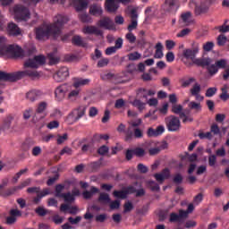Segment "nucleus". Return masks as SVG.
Segmentation results:
<instances>
[{"label":"nucleus","mask_w":229,"mask_h":229,"mask_svg":"<svg viewBox=\"0 0 229 229\" xmlns=\"http://www.w3.org/2000/svg\"><path fill=\"white\" fill-rule=\"evenodd\" d=\"M159 114L162 115H167V112L169 110V104L168 103H164L161 107L158 109Z\"/></svg>","instance_id":"nucleus-45"},{"label":"nucleus","mask_w":229,"mask_h":229,"mask_svg":"<svg viewBox=\"0 0 229 229\" xmlns=\"http://www.w3.org/2000/svg\"><path fill=\"white\" fill-rule=\"evenodd\" d=\"M39 98H40V91L37 89H32L27 92L26 94V99L31 102L37 101V99H38Z\"/></svg>","instance_id":"nucleus-28"},{"label":"nucleus","mask_w":229,"mask_h":229,"mask_svg":"<svg viewBox=\"0 0 229 229\" xmlns=\"http://www.w3.org/2000/svg\"><path fill=\"white\" fill-rule=\"evenodd\" d=\"M89 13L95 17H99L103 15V8L99 4H93L89 7Z\"/></svg>","instance_id":"nucleus-27"},{"label":"nucleus","mask_w":229,"mask_h":229,"mask_svg":"<svg viewBox=\"0 0 229 229\" xmlns=\"http://www.w3.org/2000/svg\"><path fill=\"white\" fill-rule=\"evenodd\" d=\"M109 62L108 58H102L98 61V67H106Z\"/></svg>","instance_id":"nucleus-59"},{"label":"nucleus","mask_w":229,"mask_h":229,"mask_svg":"<svg viewBox=\"0 0 229 229\" xmlns=\"http://www.w3.org/2000/svg\"><path fill=\"white\" fill-rule=\"evenodd\" d=\"M213 47H214L213 42H207L206 44L203 45L204 51H212Z\"/></svg>","instance_id":"nucleus-62"},{"label":"nucleus","mask_w":229,"mask_h":229,"mask_svg":"<svg viewBox=\"0 0 229 229\" xmlns=\"http://www.w3.org/2000/svg\"><path fill=\"white\" fill-rule=\"evenodd\" d=\"M76 196H80V190H78V188H74L72 193H64L61 198L64 199L65 203H72L76 199Z\"/></svg>","instance_id":"nucleus-14"},{"label":"nucleus","mask_w":229,"mask_h":229,"mask_svg":"<svg viewBox=\"0 0 229 229\" xmlns=\"http://www.w3.org/2000/svg\"><path fill=\"white\" fill-rule=\"evenodd\" d=\"M69 22V18L64 14H57L54 17L53 24H43L36 30V38L44 40L45 38H58L62 35L64 24Z\"/></svg>","instance_id":"nucleus-2"},{"label":"nucleus","mask_w":229,"mask_h":229,"mask_svg":"<svg viewBox=\"0 0 229 229\" xmlns=\"http://www.w3.org/2000/svg\"><path fill=\"white\" fill-rule=\"evenodd\" d=\"M134 155L136 157H144L146 155V150L142 148H137L134 149Z\"/></svg>","instance_id":"nucleus-52"},{"label":"nucleus","mask_w":229,"mask_h":229,"mask_svg":"<svg viewBox=\"0 0 229 229\" xmlns=\"http://www.w3.org/2000/svg\"><path fill=\"white\" fill-rule=\"evenodd\" d=\"M48 194H50L49 189L43 190L42 191H40V193H38L37 198L34 199V203H39L40 199H42L44 196H47Z\"/></svg>","instance_id":"nucleus-39"},{"label":"nucleus","mask_w":229,"mask_h":229,"mask_svg":"<svg viewBox=\"0 0 229 229\" xmlns=\"http://www.w3.org/2000/svg\"><path fill=\"white\" fill-rule=\"evenodd\" d=\"M199 137V139H212V132H200Z\"/></svg>","instance_id":"nucleus-63"},{"label":"nucleus","mask_w":229,"mask_h":229,"mask_svg":"<svg viewBox=\"0 0 229 229\" xmlns=\"http://www.w3.org/2000/svg\"><path fill=\"white\" fill-rule=\"evenodd\" d=\"M180 22L182 26H189L192 22V14L191 12L183 13L181 15Z\"/></svg>","instance_id":"nucleus-25"},{"label":"nucleus","mask_w":229,"mask_h":229,"mask_svg":"<svg viewBox=\"0 0 229 229\" xmlns=\"http://www.w3.org/2000/svg\"><path fill=\"white\" fill-rule=\"evenodd\" d=\"M85 112H87V107L85 106H81L77 108H75L71 115L72 116V119L74 121H80L83 115H85Z\"/></svg>","instance_id":"nucleus-19"},{"label":"nucleus","mask_w":229,"mask_h":229,"mask_svg":"<svg viewBox=\"0 0 229 229\" xmlns=\"http://www.w3.org/2000/svg\"><path fill=\"white\" fill-rule=\"evenodd\" d=\"M148 153L151 157L155 156V155H158V153H160V148H158V146L156 144L155 148H151L148 149Z\"/></svg>","instance_id":"nucleus-57"},{"label":"nucleus","mask_w":229,"mask_h":229,"mask_svg":"<svg viewBox=\"0 0 229 229\" xmlns=\"http://www.w3.org/2000/svg\"><path fill=\"white\" fill-rule=\"evenodd\" d=\"M137 26H138L137 20H131V24H129L127 30H128V31L131 32V31H133V30H137Z\"/></svg>","instance_id":"nucleus-55"},{"label":"nucleus","mask_w":229,"mask_h":229,"mask_svg":"<svg viewBox=\"0 0 229 229\" xmlns=\"http://www.w3.org/2000/svg\"><path fill=\"white\" fill-rule=\"evenodd\" d=\"M31 183V179H27L21 183V185L17 187L11 188L4 192V196H12V194H15L16 191L21 189H24V187H28Z\"/></svg>","instance_id":"nucleus-17"},{"label":"nucleus","mask_w":229,"mask_h":229,"mask_svg":"<svg viewBox=\"0 0 229 229\" xmlns=\"http://www.w3.org/2000/svg\"><path fill=\"white\" fill-rule=\"evenodd\" d=\"M191 96H195L196 99H199V92H201V85L195 82L192 88L190 89Z\"/></svg>","instance_id":"nucleus-33"},{"label":"nucleus","mask_w":229,"mask_h":229,"mask_svg":"<svg viewBox=\"0 0 229 229\" xmlns=\"http://www.w3.org/2000/svg\"><path fill=\"white\" fill-rule=\"evenodd\" d=\"M98 201L102 205H106L110 203V196L108 195V193L102 192L99 195Z\"/></svg>","instance_id":"nucleus-38"},{"label":"nucleus","mask_w":229,"mask_h":229,"mask_svg":"<svg viewBox=\"0 0 229 229\" xmlns=\"http://www.w3.org/2000/svg\"><path fill=\"white\" fill-rule=\"evenodd\" d=\"M69 87L70 89L68 90L67 99L68 101L74 103V101H77L78 98H80V93L81 92V89L78 88H74L72 85Z\"/></svg>","instance_id":"nucleus-13"},{"label":"nucleus","mask_w":229,"mask_h":229,"mask_svg":"<svg viewBox=\"0 0 229 229\" xmlns=\"http://www.w3.org/2000/svg\"><path fill=\"white\" fill-rule=\"evenodd\" d=\"M142 124L141 119H137L131 123V126L128 128L125 135V140L128 142L133 139V132L131 131V128H137V126H140Z\"/></svg>","instance_id":"nucleus-18"},{"label":"nucleus","mask_w":229,"mask_h":229,"mask_svg":"<svg viewBox=\"0 0 229 229\" xmlns=\"http://www.w3.org/2000/svg\"><path fill=\"white\" fill-rule=\"evenodd\" d=\"M202 60H209V62L206 64H199V67H207V70L211 76H214V74H217L219 68L217 67V64H216V63L213 64L214 61H212L211 58L204 57Z\"/></svg>","instance_id":"nucleus-12"},{"label":"nucleus","mask_w":229,"mask_h":229,"mask_svg":"<svg viewBox=\"0 0 229 229\" xmlns=\"http://www.w3.org/2000/svg\"><path fill=\"white\" fill-rule=\"evenodd\" d=\"M90 83V80L82 79V78H73V86L74 89H80V87H85V85H89Z\"/></svg>","instance_id":"nucleus-24"},{"label":"nucleus","mask_w":229,"mask_h":229,"mask_svg":"<svg viewBox=\"0 0 229 229\" xmlns=\"http://www.w3.org/2000/svg\"><path fill=\"white\" fill-rule=\"evenodd\" d=\"M189 33H191V29H184V30H181L179 33H177L176 37L178 38H182L183 37H187V35H189Z\"/></svg>","instance_id":"nucleus-51"},{"label":"nucleus","mask_w":229,"mask_h":229,"mask_svg":"<svg viewBox=\"0 0 229 229\" xmlns=\"http://www.w3.org/2000/svg\"><path fill=\"white\" fill-rule=\"evenodd\" d=\"M125 38L130 42V44H135V41L137 40V37L131 32H129L125 35Z\"/></svg>","instance_id":"nucleus-49"},{"label":"nucleus","mask_w":229,"mask_h":229,"mask_svg":"<svg viewBox=\"0 0 229 229\" xmlns=\"http://www.w3.org/2000/svg\"><path fill=\"white\" fill-rule=\"evenodd\" d=\"M98 28H104V30H110L115 31V23L109 17H102L98 22Z\"/></svg>","instance_id":"nucleus-9"},{"label":"nucleus","mask_w":229,"mask_h":229,"mask_svg":"<svg viewBox=\"0 0 229 229\" xmlns=\"http://www.w3.org/2000/svg\"><path fill=\"white\" fill-rule=\"evenodd\" d=\"M216 65L218 67V69H225L226 65H228V60L220 59L216 62Z\"/></svg>","instance_id":"nucleus-46"},{"label":"nucleus","mask_w":229,"mask_h":229,"mask_svg":"<svg viewBox=\"0 0 229 229\" xmlns=\"http://www.w3.org/2000/svg\"><path fill=\"white\" fill-rule=\"evenodd\" d=\"M178 0H165V3L162 4L161 8L164 12H171L174 5L176 4Z\"/></svg>","instance_id":"nucleus-29"},{"label":"nucleus","mask_w":229,"mask_h":229,"mask_svg":"<svg viewBox=\"0 0 229 229\" xmlns=\"http://www.w3.org/2000/svg\"><path fill=\"white\" fill-rule=\"evenodd\" d=\"M82 33L85 35H97V37H103V32L96 26H86L82 29Z\"/></svg>","instance_id":"nucleus-16"},{"label":"nucleus","mask_w":229,"mask_h":229,"mask_svg":"<svg viewBox=\"0 0 229 229\" xmlns=\"http://www.w3.org/2000/svg\"><path fill=\"white\" fill-rule=\"evenodd\" d=\"M118 9L119 3L115 2V0H106V10H107L110 13L117 12Z\"/></svg>","instance_id":"nucleus-23"},{"label":"nucleus","mask_w":229,"mask_h":229,"mask_svg":"<svg viewBox=\"0 0 229 229\" xmlns=\"http://www.w3.org/2000/svg\"><path fill=\"white\" fill-rule=\"evenodd\" d=\"M133 106H137V108H139L140 112H142V110H144V108H146V104L142 103L140 100H134L132 102Z\"/></svg>","instance_id":"nucleus-47"},{"label":"nucleus","mask_w":229,"mask_h":229,"mask_svg":"<svg viewBox=\"0 0 229 229\" xmlns=\"http://www.w3.org/2000/svg\"><path fill=\"white\" fill-rule=\"evenodd\" d=\"M168 131H178L180 130V119L174 115H170L165 118Z\"/></svg>","instance_id":"nucleus-8"},{"label":"nucleus","mask_w":229,"mask_h":229,"mask_svg":"<svg viewBox=\"0 0 229 229\" xmlns=\"http://www.w3.org/2000/svg\"><path fill=\"white\" fill-rule=\"evenodd\" d=\"M69 89H71V87L67 84H61L57 86L54 91L55 101H64L67 92H69Z\"/></svg>","instance_id":"nucleus-7"},{"label":"nucleus","mask_w":229,"mask_h":229,"mask_svg":"<svg viewBox=\"0 0 229 229\" xmlns=\"http://www.w3.org/2000/svg\"><path fill=\"white\" fill-rule=\"evenodd\" d=\"M193 4L195 6V15L207 13L208 8H210V2L208 0H194Z\"/></svg>","instance_id":"nucleus-6"},{"label":"nucleus","mask_w":229,"mask_h":229,"mask_svg":"<svg viewBox=\"0 0 229 229\" xmlns=\"http://www.w3.org/2000/svg\"><path fill=\"white\" fill-rule=\"evenodd\" d=\"M182 110H183V106L182 105L174 104L172 106L173 114H178L181 119H182V123H189V122L192 123V118L187 117V115H185V113H182Z\"/></svg>","instance_id":"nucleus-11"},{"label":"nucleus","mask_w":229,"mask_h":229,"mask_svg":"<svg viewBox=\"0 0 229 229\" xmlns=\"http://www.w3.org/2000/svg\"><path fill=\"white\" fill-rule=\"evenodd\" d=\"M138 96H142V98H147L148 96H155L157 91L155 89H140L137 91Z\"/></svg>","instance_id":"nucleus-32"},{"label":"nucleus","mask_w":229,"mask_h":229,"mask_svg":"<svg viewBox=\"0 0 229 229\" xmlns=\"http://www.w3.org/2000/svg\"><path fill=\"white\" fill-rule=\"evenodd\" d=\"M180 83H181V87H182L183 89H187V87H191V85H192V83L196 82V79L194 78H182L180 79Z\"/></svg>","instance_id":"nucleus-34"},{"label":"nucleus","mask_w":229,"mask_h":229,"mask_svg":"<svg viewBox=\"0 0 229 229\" xmlns=\"http://www.w3.org/2000/svg\"><path fill=\"white\" fill-rule=\"evenodd\" d=\"M164 46L162 43H157L156 45V53H155V58H163L164 57Z\"/></svg>","instance_id":"nucleus-36"},{"label":"nucleus","mask_w":229,"mask_h":229,"mask_svg":"<svg viewBox=\"0 0 229 229\" xmlns=\"http://www.w3.org/2000/svg\"><path fill=\"white\" fill-rule=\"evenodd\" d=\"M55 81L60 83L62 81H65L67 78H69V68L67 67H61L56 73L54 74Z\"/></svg>","instance_id":"nucleus-10"},{"label":"nucleus","mask_w":229,"mask_h":229,"mask_svg":"<svg viewBox=\"0 0 229 229\" xmlns=\"http://www.w3.org/2000/svg\"><path fill=\"white\" fill-rule=\"evenodd\" d=\"M46 108H47V103L40 102L36 109L34 118L44 119V117H46Z\"/></svg>","instance_id":"nucleus-15"},{"label":"nucleus","mask_w":229,"mask_h":229,"mask_svg":"<svg viewBox=\"0 0 229 229\" xmlns=\"http://www.w3.org/2000/svg\"><path fill=\"white\" fill-rule=\"evenodd\" d=\"M197 223L194 220H188L184 225V228L191 229L196 226Z\"/></svg>","instance_id":"nucleus-58"},{"label":"nucleus","mask_w":229,"mask_h":229,"mask_svg":"<svg viewBox=\"0 0 229 229\" xmlns=\"http://www.w3.org/2000/svg\"><path fill=\"white\" fill-rule=\"evenodd\" d=\"M165 131V127L164 125H159L156 129L148 128L147 131L148 137H158V135H162Z\"/></svg>","instance_id":"nucleus-22"},{"label":"nucleus","mask_w":229,"mask_h":229,"mask_svg":"<svg viewBox=\"0 0 229 229\" xmlns=\"http://www.w3.org/2000/svg\"><path fill=\"white\" fill-rule=\"evenodd\" d=\"M8 33L9 35L17 37V35H21V29L15 23H9Z\"/></svg>","instance_id":"nucleus-30"},{"label":"nucleus","mask_w":229,"mask_h":229,"mask_svg":"<svg viewBox=\"0 0 229 229\" xmlns=\"http://www.w3.org/2000/svg\"><path fill=\"white\" fill-rule=\"evenodd\" d=\"M68 139V135L67 133H64L63 136H58L57 137V144H64V142H65V140H67Z\"/></svg>","instance_id":"nucleus-61"},{"label":"nucleus","mask_w":229,"mask_h":229,"mask_svg":"<svg viewBox=\"0 0 229 229\" xmlns=\"http://www.w3.org/2000/svg\"><path fill=\"white\" fill-rule=\"evenodd\" d=\"M145 14L147 15V17H153L155 15H158V5L154 4V5H151L150 7H148L145 10Z\"/></svg>","instance_id":"nucleus-31"},{"label":"nucleus","mask_w":229,"mask_h":229,"mask_svg":"<svg viewBox=\"0 0 229 229\" xmlns=\"http://www.w3.org/2000/svg\"><path fill=\"white\" fill-rule=\"evenodd\" d=\"M44 64H46V56L44 55H37L33 58H29L24 63L25 71L18 72L16 74L0 72V80L4 81H16V80L24 78V76H29L35 80V78H39L40 73L33 69H38V67L44 65Z\"/></svg>","instance_id":"nucleus-1"},{"label":"nucleus","mask_w":229,"mask_h":229,"mask_svg":"<svg viewBox=\"0 0 229 229\" xmlns=\"http://www.w3.org/2000/svg\"><path fill=\"white\" fill-rule=\"evenodd\" d=\"M189 108L191 110H201V104L196 103L194 101L190 102L188 105Z\"/></svg>","instance_id":"nucleus-50"},{"label":"nucleus","mask_w":229,"mask_h":229,"mask_svg":"<svg viewBox=\"0 0 229 229\" xmlns=\"http://www.w3.org/2000/svg\"><path fill=\"white\" fill-rule=\"evenodd\" d=\"M72 42L74 46H81L82 47H85V42H83V38L80 36H73Z\"/></svg>","instance_id":"nucleus-40"},{"label":"nucleus","mask_w":229,"mask_h":229,"mask_svg":"<svg viewBox=\"0 0 229 229\" xmlns=\"http://www.w3.org/2000/svg\"><path fill=\"white\" fill-rule=\"evenodd\" d=\"M199 53V44L193 43L191 48H186L182 51V55L187 60H191L195 65H205L210 62L208 59L196 58V55Z\"/></svg>","instance_id":"nucleus-4"},{"label":"nucleus","mask_w":229,"mask_h":229,"mask_svg":"<svg viewBox=\"0 0 229 229\" xmlns=\"http://www.w3.org/2000/svg\"><path fill=\"white\" fill-rule=\"evenodd\" d=\"M12 121H13V116H8L4 121L3 124V130L6 131V130H10V126L12 124Z\"/></svg>","instance_id":"nucleus-41"},{"label":"nucleus","mask_w":229,"mask_h":229,"mask_svg":"<svg viewBox=\"0 0 229 229\" xmlns=\"http://www.w3.org/2000/svg\"><path fill=\"white\" fill-rule=\"evenodd\" d=\"M98 108L96 107H90L89 111V117H96V115H98Z\"/></svg>","instance_id":"nucleus-64"},{"label":"nucleus","mask_w":229,"mask_h":229,"mask_svg":"<svg viewBox=\"0 0 229 229\" xmlns=\"http://www.w3.org/2000/svg\"><path fill=\"white\" fill-rule=\"evenodd\" d=\"M24 52L17 45H8V40L4 36H0V56H11L12 58H20Z\"/></svg>","instance_id":"nucleus-3"},{"label":"nucleus","mask_w":229,"mask_h":229,"mask_svg":"<svg viewBox=\"0 0 229 229\" xmlns=\"http://www.w3.org/2000/svg\"><path fill=\"white\" fill-rule=\"evenodd\" d=\"M64 189H65V186L62 184H58L55 186V196H57V198H62V196H64V193H62Z\"/></svg>","instance_id":"nucleus-48"},{"label":"nucleus","mask_w":229,"mask_h":229,"mask_svg":"<svg viewBox=\"0 0 229 229\" xmlns=\"http://www.w3.org/2000/svg\"><path fill=\"white\" fill-rule=\"evenodd\" d=\"M48 60L50 65H55V64H58V62H60V56H58L56 51H55L54 53L48 54Z\"/></svg>","instance_id":"nucleus-35"},{"label":"nucleus","mask_w":229,"mask_h":229,"mask_svg":"<svg viewBox=\"0 0 229 229\" xmlns=\"http://www.w3.org/2000/svg\"><path fill=\"white\" fill-rule=\"evenodd\" d=\"M15 21H30L31 14L24 5L17 4L13 8Z\"/></svg>","instance_id":"nucleus-5"},{"label":"nucleus","mask_w":229,"mask_h":229,"mask_svg":"<svg viewBox=\"0 0 229 229\" xmlns=\"http://www.w3.org/2000/svg\"><path fill=\"white\" fill-rule=\"evenodd\" d=\"M187 212L185 210L180 209L179 214L171 213L170 214V222L171 223H180L182 219H186Z\"/></svg>","instance_id":"nucleus-20"},{"label":"nucleus","mask_w":229,"mask_h":229,"mask_svg":"<svg viewBox=\"0 0 229 229\" xmlns=\"http://www.w3.org/2000/svg\"><path fill=\"white\" fill-rule=\"evenodd\" d=\"M142 55L139 52H132L128 55V59L131 62H135L136 60H140Z\"/></svg>","instance_id":"nucleus-43"},{"label":"nucleus","mask_w":229,"mask_h":229,"mask_svg":"<svg viewBox=\"0 0 229 229\" xmlns=\"http://www.w3.org/2000/svg\"><path fill=\"white\" fill-rule=\"evenodd\" d=\"M226 40H227L226 36H225L223 34L218 36V38H217L218 46H225V44H226Z\"/></svg>","instance_id":"nucleus-56"},{"label":"nucleus","mask_w":229,"mask_h":229,"mask_svg":"<svg viewBox=\"0 0 229 229\" xmlns=\"http://www.w3.org/2000/svg\"><path fill=\"white\" fill-rule=\"evenodd\" d=\"M69 223H71V225H78V223H80V221H81V216H76L75 218H73L72 216H70L68 218Z\"/></svg>","instance_id":"nucleus-60"},{"label":"nucleus","mask_w":229,"mask_h":229,"mask_svg":"<svg viewBox=\"0 0 229 229\" xmlns=\"http://www.w3.org/2000/svg\"><path fill=\"white\" fill-rule=\"evenodd\" d=\"M171 176V172H169V169L165 168L162 171L161 174H156L154 177L156 178L157 182H159V183H162L164 180H167Z\"/></svg>","instance_id":"nucleus-26"},{"label":"nucleus","mask_w":229,"mask_h":229,"mask_svg":"<svg viewBox=\"0 0 229 229\" xmlns=\"http://www.w3.org/2000/svg\"><path fill=\"white\" fill-rule=\"evenodd\" d=\"M226 22H228V20H225V23L222 26L216 27V30H218V31L220 33H228L229 32V25H226Z\"/></svg>","instance_id":"nucleus-44"},{"label":"nucleus","mask_w":229,"mask_h":229,"mask_svg":"<svg viewBox=\"0 0 229 229\" xmlns=\"http://www.w3.org/2000/svg\"><path fill=\"white\" fill-rule=\"evenodd\" d=\"M127 195H128V193L124 191H114L113 192V196H114V198H119L120 199H126Z\"/></svg>","instance_id":"nucleus-42"},{"label":"nucleus","mask_w":229,"mask_h":229,"mask_svg":"<svg viewBox=\"0 0 229 229\" xmlns=\"http://www.w3.org/2000/svg\"><path fill=\"white\" fill-rule=\"evenodd\" d=\"M216 92H217L216 88H209L206 91V98H212V96H214Z\"/></svg>","instance_id":"nucleus-54"},{"label":"nucleus","mask_w":229,"mask_h":229,"mask_svg":"<svg viewBox=\"0 0 229 229\" xmlns=\"http://www.w3.org/2000/svg\"><path fill=\"white\" fill-rule=\"evenodd\" d=\"M80 19L82 22H92V18H90L87 13L81 14Z\"/></svg>","instance_id":"nucleus-53"},{"label":"nucleus","mask_w":229,"mask_h":229,"mask_svg":"<svg viewBox=\"0 0 229 229\" xmlns=\"http://www.w3.org/2000/svg\"><path fill=\"white\" fill-rule=\"evenodd\" d=\"M97 192H99V190L96 187H91L90 191H83L82 196L85 199H89L91 196H94Z\"/></svg>","instance_id":"nucleus-37"},{"label":"nucleus","mask_w":229,"mask_h":229,"mask_svg":"<svg viewBox=\"0 0 229 229\" xmlns=\"http://www.w3.org/2000/svg\"><path fill=\"white\" fill-rule=\"evenodd\" d=\"M70 4H72L77 12H81L89 6V0H72Z\"/></svg>","instance_id":"nucleus-21"}]
</instances>
